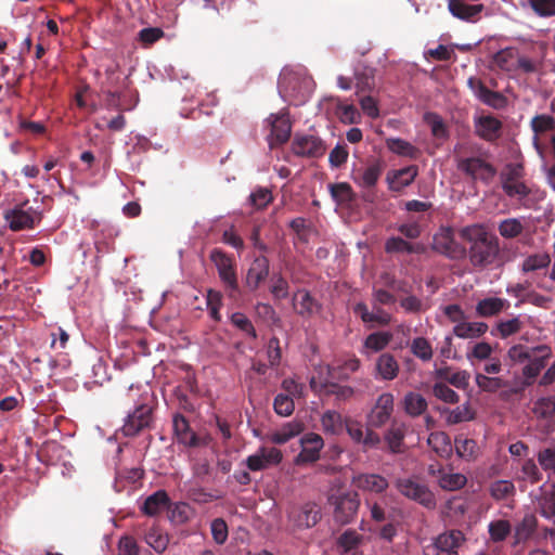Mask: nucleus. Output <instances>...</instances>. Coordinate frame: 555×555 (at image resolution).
Returning a JSON list of instances; mask_svg holds the SVG:
<instances>
[{"mask_svg":"<svg viewBox=\"0 0 555 555\" xmlns=\"http://www.w3.org/2000/svg\"><path fill=\"white\" fill-rule=\"evenodd\" d=\"M462 237L469 244L468 258L475 268L493 264L500 255V243L495 234L482 224H473L462 229Z\"/></svg>","mask_w":555,"mask_h":555,"instance_id":"1","label":"nucleus"},{"mask_svg":"<svg viewBox=\"0 0 555 555\" xmlns=\"http://www.w3.org/2000/svg\"><path fill=\"white\" fill-rule=\"evenodd\" d=\"M470 150L472 154L468 155L466 147L462 145L455 147L457 170L474 181L490 184L498 173L496 168L488 160L486 151L475 146Z\"/></svg>","mask_w":555,"mask_h":555,"instance_id":"2","label":"nucleus"},{"mask_svg":"<svg viewBox=\"0 0 555 555\" xmlns=\"http://www.w3.org/2000/svg\"><path fill=\"white\" fill-rule=\"evenodd\" d=\"M327 502L333 508L335 522L341 526L356 519L361 504L358 492L343 488L333 489L327 496Z\"/></svg>","mask_w":555,"mask_h":555,"instance_id":"3","label":"nucleus"},{"mask_svg":"<svg viewBox=\"0 0 555 555\" xmlns=\"http://www.w3.org/2000/svg\"><path fill=\"white\" fill-rule=\"evenodd\" d=\"M525 167L521 163H508L500 172L502 190L508 197L525 198L531 193L525 181Z\"/></svg>","mask_w":555,"mask_h":555,"instance_id":"4","label":"nucleus"},{"mask_svg":"<svg viewBox=\"0 0 555 555\" xmlns=\"http://www.w3.org/2000/svg\"><path fill=\"white\" fill-rule=\"evenodd\" d=\"M395 486L406 499L415 501L427 508L436 506L435 494L425 483H421L412 478H399L396 480Z\"/></svg>","mask_w":555,"mask_h":555,"instance_id":"5","label":"nucleus"},{"mask_svg":"<svg viewBox=\"0 0 555 555\" xmlns=\"http://www.w3.org/2000/svg\"><path fill=\"white\" fill-rule=\"evenodd\" d=\"M433 249L452 260L466 257L467 249L454 238L451 228H440L433 238Z\"/></svg>","mask_w":555,"mask_h":555,"instance_id":"6","label":"nucleus"},{"mask_svg":"<svg viewBox=\"0 0 555 555\" xmlns=\"http://www.w3.org/2000/svg\"><path fill=\"white\" fill-rule=\"evenodd\" d=\"M3 218L10 230L22 231L33 229L41 219L40 214L33 207L27 206V202L16 205L12 209L4 211Z\"/></svg>","mask_w":555,"mask_h":555,"instance_id":"7","label":"nucleus"},{"mask_svg":"<svg viewBox=\"0 0 555 555\" xmlns=\"http://www.w3.org/2000/svg\"><path fill=\"white\" fill-rule=\"evenodd\" d=\"M292 151L300 157L319 158L324 155L326 145L317 135L296 134L292 142Z\"/></svg>","mask_w":555,"mask_h":555,"instance_id":"8","label":"nucleus"},{"mask_svg":"<svg viewBox=\"0 0 555 555\" xmlns=\"http://www.w3.org/2000/svg\"><path fill=\"white\" fill-rule=\"evenodd\" d=\"M283 460L282 451L274 447H260L247 456L245 464L251 472H260L279 465Z\"/></svg>","mask_w":555,"mask_h":555,"instance_id":"9","label":"nucleus"},{"mask_svg":"<svg viewBox=\"0 0 555 555\" xmlns=\"http://www.w3.org/2000/svg\"><path fill=\"white\" fill-rule=\"evenodd\" d=\"M210 259L215 263L221 281L230 289L229 296L233 297L238 285L232 259L220 249H212Z\"/></svg>","mask_w":555,"mask_h":555,"instance_id":"10","label":"nucleus"},{"mask_svg":"<svg viewBox=\"0 0 555 555\" xmlns=\"http://www.w3.org/2000/svg\"><path fill=\"white\" fill-rule=\"evenodd\" d=\"M383 305L375 304L372 299V309L370 310L364 302H358L353 306V312L363 323L371 326H386L391 323L392 315L382 308Z\"/></svg>","mask_w":555,"mask_h":555,"instance_id":"11","label":"nucleus"},{"mask_svg":"<svg viewBox=\"0 0 555 555\" xmlns=\"http://www.w3.org/2000/svg\"><path fill=\"white\" fill-rule=\"evenodd\" d=\"M151 423L152 408L147 404H141L127 416L121 433L126 437H134L144 428L150 427Z\"/></svg>","mask_w":555,"mask_h":555,"instance_id":"12","label":"nucleus"},{"mask_svg":"<svg viewBox=\"0 0 555 555\" xmlns=\"http://www.w3.org/2000/svg\"><path fill=\"white\" fill-rule=\"evenodd\" d=\"M395 398L390 392H384L376 399L374 406L367 415V425L379 428L391 417L393 412Z\"/></svg>","mask_w":555,"mask_h":555,"instance_id":"13","label":"nucleus"},{"mask_svg":"<svg viewBox=\"0 0 555 555\" xmlns=\"http://www.w3.org/2000/svg\"><path fill=\"white\" fill-rule=\"evenodd\" d=\"M289 521L298 529H308L315 526L321 519V509L314 503H307L294 507L288 514Z\"/></svg>","mask_w":555,"mask_h":555,"instance_id":"14","label":"nucleus"},{"mask_svg":"<svg viewBox=\"0 0 555 555\" xmlns=\"http://www.w3.org/2000/svg\"><path fill=\"white\" fill-rule=\"evenodd\" d=\"M464 541V534L460 530L442 532L434 541L433 555H459V548Z\"/></svg>","mask_w":555,"mask_h":555,"instance_id":"15","label":"nucleus"},{"mask_svg":"<svg viewBox=\"0 0 555 555\" xmlns=\"http://www.w3.org/2000/svg\"><path fill=\"white\" fill-rule=\"evenodd\" d=\"M428 474L436 478L439 487L444 491H456L465 487L467 478L461 473L447 472L442 467L430 465Z\"/></svg>","mask_w":555,"mask_h":555,"instance_id":"16","label":"nucleus"},{"mask_svg":"<svg viewBox=\"0 0 555 555\" xmlns=\"http://www.w3.org/2000/svg\"><path fill=\"white\" fill-rule=\"evenodd\" d=\"M468 87L474 94L485 104L493 108H503L506 105V99L496 91L489 90L481 80L470 77L467 81Z\"/></svg>","mask_w":555,"mask_h":555,"instance_id":"17","label":"nucleus"},{"mask_svg":"<svg viewBox=\"0 0 555 555\" xmlns=\"http://www.w3.org/2000/svg\"><path fill=\"white\" fill-rule=\"evenodd\" d=\"M352 483L359 490L380 494L388 488V480L378 474L361 473L352 477Z\"/></svg>","mask_w":555,"mask_h":555,"instance_id":"18","label":"nucleus"},{"mask_svg":"<svg viewBox=\"0 0 555 555\" xmlns=\"http://www.w3.org/2000/svg\"><path fill=\"white\" fill-rule=\"evenodd\" d=\"M475 132L485 141L493 142L501 137L502 122L493 116H480L475 119Z\"/></svg>","mask_w":555,"mask_h":555,"instance_id":"19","label":"nucleus"},{"mask_svg":"<svg viewBox=\"0 0 555 555\" xmlns=\"http://www.w3.org/2000/svg\"><path fill=\"white\" fill-rule=\"evenodd\" d=\"M540 515L548 520L555 518V485L544 483L535 498Z\"/></svg>","mask_w":555,"mask_h":555,"instance_id":"20","label":"nucleus"},{"mask_svg":"<svg viewBox=\"0 0 555 555\" xmlns=\"http://www.w3.org/2000/svg\"><path fill=\"white\" fill-rule=\"evenodd\" d=\"M323 439L320 435L310 433L301 438L302 450L297 456L298 463L314 462L320 456V451L323 448Z\"/></svg>","mask_w":555,"mask_h":555,"instance_id":"21","label":"nucleus"},{"mask_svg":"<svg viewBox=\"0 0 555 555\" xmlns=\"http://www.w3.org/2000/svg\"><path fill=\"white\" fill-rule=\"evenodd\" d=\"M271 125L270 145L285 143L291 135L292 125L285 115H271L268 119Z\"/></svg>","mask_w":555,"mask_h":555,"instance_id":"22","label":"nucleus"},{"mask_svg":"<svg viewBox=\"0 0 555 555\" xmlns=\"http://www.w3.org/2000/svg\"><path fill=\"white\" fill-rule=\"evenodd\" d=\"M448 9L450 13L465 22H476L483 11V4H467L464 0H449Z\"/></svg>","mask_w":555,"mask_h":555,"instance_id":"23","label":"nucleus"},{"mask_svg":"<svg viewBox=\"0 0 555 555\" xmlns=\"http://www.w3.org/2000/svg\"><path fill=\"white\" fill-rule=\"evenodd\" d=\"M418 173V168L414 165L393 170L387 173L386 181L391 191L399 192L409 186Z\"/></svg>","mask_w":555,"mask_h":555,"instance_id":"24","label":"nucleus"},{"mask_svg":"<svg viewBox=\"0 0 555 555\" xmlns=\"http://www.w3.org/2000/svg\"><path fill=\"white\" fill-rule=\"evenodd\" d=\"M400 371L395 356L389 352L382 353L375 362V377L382 380H393Z\"/></svg>","mask_w":555,"mask_h":555,"instance_id":"25","label":"nucleus"},{"mask_svg":"<svg viewBox=\"0 0 555 555\" xmlns=\"http://www.w3.org/2000/svg\"><path fill=\"white\" fill-rule=\"evenodd\" d=\"M293 306L295 311L304 318L313 315L321 308L319 302L305 289L295 293L293 296Z\"/></svg>","mask_w":555,"mask_h":555,"instance_id":"26","label":"nucleus"},{"mask_svg":"<svg viewBox=\"0 0 555 555\" xmlns=\"http://www.w3.org/2000/svg\"><path fill=\"white\" fill-rule=\"evenodd\" d=\"M508 308V300L500 297H487L477 302L476 314L480 318H490L500 314Z\"/></svg>","mask_w":555,"mask_h":555,"instance_id":"27","label":"nucleus"},{"mask_svg":"<svg viewBox=\"0 0 555 555\" xmlns=\"http://www.w3.org/2000/svg\"><path fill=\"white\" fill-rule=\"evenodd\" d=\"M392 333L389 331H378L367 335L363 341L362 353L370 356L386 349L392 340Z\"/></svg>","mask_w":555,"mask_h":555,"instance_id":"28","label":"nucleus"},{"mask_svg":"<svg viewBox=\"0 0 555 555\" xmlns=\"http://www.w3.org/2000/svg\"><path fill=\"white\" fill-rule=\"evenodd\" d=\"M375 70L374 68L363 64L358 63L354 67L353 77L356 80L357 93L360 94L362 92H370L375 87Z\"/></svg>","mask_w":555,"mask_h":555,"instance_id":"29","label":"nucleus"},{"mask_svg":"<svg viewBox=\"0 0 555 555\" xmlns=\"http://www.w3.org/2000/svg\"><path fill=\"white\" fill-rule=\"evenodd\" d=\"M173 433L178 439V441L186 447H196L198 444V439L194 431L190 428L189 422L186 418L177 414L173 416Z\"/></svg>","mask_w":555,"mask_h":555,"instance_id":"30","label":"nucleus"},{"mask_svg":"<svg viewBox=\"0 0 555 555\" xmlns=\"http://www.w3.org/2000/svg\"><path fill=\"white\" fill-rule=\"evenodd\" d=\"M383 172V165L380 163H374L364 169L359 170L353 176V181L357 183L360 188L370 190L379 180V177Z\"/></svg>","mask_w":555,"mask_h":555,"instance_id":"31","label":"nucleus"},{"mask_svg":"<svg viewBox=\"0 0 555 555\" xmlns=\"http://www.w3.org/2000/svg\"><path fill=\"white\" fill-rule=\"evenodd\" d=\"M489 326L487 323L477 321V322H466L465 320L460 322V324H455L453 327V334L463 339H474L479 338L485 335L488 331Z\"/></svg>","mask_w":555,"mask_h":555,"instance_id":"32","label":"nucleus"},{"mask_svg":"<svg viewBox=\"0 0 555 555\" xmlns=\"http://www.w3.org/2000/svg\"><path fill=\"white\" fill-rule=\"evenodd\" d=\"M269 274V260L266 257H258L251 263L247 276V286L256 289Z\"/></svg>","mask_w":555,"mask_h":555,"instance_id":"33","label":"nucleus"},{"mask_svg":"<svg viewBox=\"0 0 555 555\" xmlns=\"http://www.w3.org/2000/svg\"><path fill=\"white\" fill-rule=\"evenodd\" d=\"M538 527V519L532 514H527L524 518L515 526L514 529V545H518L528 541Z\"/></svg>","mask_w":555,"mask_h":555,"instance_id":"34","label":"nucleus"},{"mask_svg":"<svg viewBox=\"0 0 555 555\" xmlns=\"http://www.w3.org/2000/svg\"><path fill=\"white\" fill-rule=\"evenodd\" d=\"M406 433V426L400 422H393L385 434V441L392 453L403 451V440Z\"/></svg>","mask_w":555,"mask_h":555,"instance_id":"35","label":"nucleus"},{"mask_svg":"<svg viewBox=\"0 0 555 555\" xmlns=\"http://www.w3.org/2000/svg\"><path fill=\"white\" fill-rule=\"evenodd\" d=\"M169 504V496L165 490H158L147 496L141 511L147 516H155L164 511Z\"/></svg>","mask_w":555,"mask_h":555,"instance_id":"36","label":"nucleus"},{"mask_svg":"<svg viewBox=\"0 0 555 555\" xmlns=\"http://www.w3.org/2000/svg\"><path fill=\"white\" fill-rule=\"evenodd\" d=\"M427 443L440 457L450 456L453 450L449 436L443 431L431 433L428 436Z\"/></svg>","mask_w":555,"mask_h":555,"instance_id":"37","label":"nucleus"},{"mask_svg":"<svg viewBox=\"0 0 555 555\" xmlns=\"http://www.w3.org/2000/svg\"><path fill=\"white\" fill-rule=\"evenodd\" d=\"M405 413L412 417L422 415L427 410L426 399L418 392H408L402 401Z\"/></svg>","mask_w":555,"mask_h":555,"instance_id":"38","label":"nucleus"},{"mask_svg":"<svg viewBox=\"0 0 555 555\" xmlns=\"http://www.w3.org/2000/svg\"><path fill=\"white\" fill-rule=\"evenodd\" d=\"M363 542V535L354 529L345 530L336 540V546L343 554L358 548Z\"/></svg>","mask_w":555,"mask_h":555,"instance_id":"39","label":"nucleus"},{"mask_svg":"<svg viewBox=\"0 0 555 555\" xmlns=\"http://www.w3.org/2000/svg\"><path fill=\"white\" fill-rule=\"evenodd\" d=\"M456 454L465 461H475L478 457L479 448L474 439L459 436L454 440Z\"/></svg>","mask_w":555,"mask_h":555,"instance_id":"40","label":"nucleus"},{"mask_svg":"<svg viewBox=\"0 0 555 555\" xmlns=\"http://www.w3.org/2000/svg\"><path fill=\"white\" fill-rule=\"evenodd\" d=\"M489 493L493 500L504 501L515 496L516 488L513 481L500 479L490 483Z\"/></svg>","mask_w":555,"mask_h":555,"instance_id":"41","label":"nucleus"},{"mask_svg":"<svg viewBox=\"0 0 555 555\" xmlns=\"http://www.w3.org/2000/svg\"><path fill=\"white\" fill-rule=\"evenodd\" d=\"M145 542L157 553H164L169 544V535L158 527H151L145 535Z\"/></svg>","mask_w":555,"mask_h":555,"instance_id":"42","label":"nucleus"},{"mask_svg":"<svg viewBox=\"0 0 555 555\" xmlns=\"http://www.w3.org/2000/svg\"><path fill=\"white\" fill-rule=\"evenodd\" d=\"M524 327V321L520 317H514L508 320H501L496 323L492 334L505 339L519 333Z\"/></svg>","mask_w":555,"mask_h":555,"instance_id":"43","label":"nucleus"},{"mask_svg":"<svg viewBox=\"0 0 555 555\" xmlns=\"http://www.w3.org/2000/svg\"><path fill=\"white\" fill-rule=\"evenodd\" d=\"M321 425L326 434L339 435L345 427V421L340 413L328 410L322 415Z\"/></svg>","mask_w":555,"mask_h":555,"instance_id":"44","label":"nucleus"},{"mask_svg":"<svg viewBox=\"0 0 555 555\" xmlns=\"http://www.w3.org/2000/svg\"><path fill=\"white\" fill-rule=\"evenodd\" d=\"M424 247L421 244H411L402 237L392 236L385 243V250L387 253H406L414 254L423 251Z\"/></svg>","mask_w":555,"mask_h":555,"instance_id":"45","label":"nucleus"},{"mask_svg":"<svg viewBox=\"0 0 555 555\" xmlns=\"http://www.w3.org/2000/svg\"><path fill=\"white\" fill-rule=\"evenodd\" d=\"M387 147L395 154L405 156L412 159L417 158L418 149L412 145L410 142L400 138H389L386 140Z\"/></svg>","mask_w":555,"mask_h":555,"instance_id":"46","label":"nucleus"},{"mask_svg":"<svg viewBox=\"0 0 555 555\" xmlns=\"http://www.w3.org/2000/svg\"><path fill=\"white\" fill-rule=\"evenodd\" d=\"M530 126L532 131L534 132V145L538 147V135L543 134L547 131H552L555 129V118L547 114L535 115L531 121Z\"/></svg>","mask_w":555,"mask_h":555,"instance_id":"47","label":"nucleus"},{"mask_svg":"<svg viewBox=\"0 0 555 555\" xmlns=\"http://www.w3.org/2000/svg\"><path fill=\"white\" fill-rule=\"evenodd\" d=\"M488 532L492 542H503L511 534L512 525L506 519H496L488 525Z\"/></svg>","mask_w":555,"mask_h":555,"instance_id":"48","label":"nucleus"},{"mask_svg":"<svg viewBox=\"0 0 555 555\" xmlns=\"http://www.w3.org/2000/svg\"><path fill=\"white\" fill-rule=\"evenodd\" d=\"M301 426L298 423H287L281 429L270 435V441L275 444H284L292 438L299 435Z\"/></svg>","mask_w":555,"mask_h":555,"instance_id":"49","label":"nucleus"},{"mask_svg":"<svg viewBox=\"0 0 555 555\" xmlns=\"http://www.w3.org/2000/svg\"><path fill=\"white\" fill-rule=\"evenodd\" d=\"M328 189L332 197L339 205L351 203L354 199V193L347 182L330 184Z\"/></svg>","mask_w":555,"mask_h":555,"instance_id":"50","label":"nucleus"},{"mask_svg":"<svg viewBox=\"0 0 555 555\" xmlns=\"http://www.w3.org/2000/svg\"><path fill=\"white\" fill-rule=\"evenodd\" d=\"M443 413L446 414V422L449 425L467 422L474 418V412L468 404H463L452 410L446 409Z\"/></svg>","mask_w":555,"mask_h":555,"instance_id":"51","label":"nucleus"},{"mask_svg":"<svg viewBox=\"0 0 555 555\" xmlns=\"http://www.w3.org/2000/svg\"><path fill=\"white\" fill-rule=\"evenodd\" d=\"M524 223L517 218H508L500 222L498 230L504 238H514L522 233Z\"/></svg>","mask_w":555,"mask_h":555,"instance_id":"52","label":"nucleus"},{"mask_svg":"<svg viewBox=\"0 0 555 555\" xmlns=\"http://www.w3.org/2000/svg\"><path fill=\"white\" fill-rule=\"evenodd\" d=\"M411 352L424 362L430 361L434 354L433 347L425 337H416L412 340Z\"/></svg>","mask_w":555,"mask_h":555,"instance_id":"53","label":"nucleus"},{"mask_svg":"<svg viewBox=\"0 0 555 555\" xmlns=\"http://www.w3.org/2000/svg\"><path fill=\"white\" fill-rule=\"evenodd\" d=\"M425 122L430 127L431 134L437 139H447L448 129L443 119L436 113H426Z\"/></svg>","mask_w":555,"mask_h":555,"instance_id":"54","label":"nucleus"},{"mask_svg":"<svg viewBox=\"0 0 555 555\" xmlns=\"http://www.w3.org/2000/svg\"><path fill=\"white\" fill-rule=\"evenodd\" d=\"M551 263V258L547 254H534L527 257L522 264L521 270L524 272H531L539 269L546 268Z\"/></svg>","mask_w":555,"mask_h":555,"instance_id":"55","label":"nucleus"},{"mask_svg":"<svg viewBox=\"0 0 555 555\" xmlns=\"http://www.w3.org/2000/svg\"><path fill=\"white\" fill-rule=\"evenodd\" d=\"M530 9L539 17L555 16V0H527Z\"/></svg>","mask_w":555,"mask_h":555,"instance_id":"56","label":"nucleus"},{"mask_svg":"<svg viewBox=\"0 0 555 555\" xmlns=\"http://www.w3.org/2000/svg\"><path fill=\"white\" fill-rule=\"evenodd\" d=\"M400 307L406 313L418 314L425 312L428 306L418 297L409 295L400 299Z\"/></svg>","mask_w":555,"mask_h":555,"instance_id":"57","label":"nucleus"},{"mask_svg":"<svg viewBox=\"0 0 555 555\" xmlns=\"http://www.w3.org/2000/svg\"><path fill=\"white\" fill-rule=\"evenodd\" d=\"M231 323L236 327L238 328L240 331H242L243 333H245L246 335H248L249 337L256 339L257 338V333H256V330L251 323V321L242 312H234L231 318Z\"/></svg>","mask_w":555,"mask_h":555,"instance_id":"58","label":"nucleus"},{"mask_svg":"<svg viewBox=\"0 0 555 555\" xmlns=\"http://www.w3.org/2000/svg\"><path fill=\"white\" fill-rule=\"evenodd\" d=\"M434 396L446 403H457L460 396L444 383H436L433 386Z\"/></svg>","mask_w":555,"mask_h":555,"instance_id":"59","label":"nucleus"},{"mask_svg":"<svg viewBox=\"0 0 555 555\" xmlns=\"http://www.w3.org/2000/svg\"><path fill=\"white\" fill-rule=\"evenodd\" d=\"M273 408L276 414L281 416H289L295 409L293 398L287 395L279 393L274 398Z\"/></svg>","mask_w":555,"mask_h":555,"instance_id":"60","label":"nucleus"},{"mask_svg":"<svg viewBox=\"0 0 555 555\" xmlns=\"http://www.w3.org/2000/svg\"><path fill=\"white\" fill-rule=\"evenodd\" d=\"M533 411L541 417L555 415V397H546L537 400Z\"/></svg>","mask_w":555,"mask_h":555,"instance_id":"61","label":"nucleus"},{"mask_svg":"<svg viewBox=\"0 0 555 555\" xmlns=\"http://www.w3.org/2000/svg\"><path fill=\"white\" fill-rule=\"evenodd\" d=\"M492 347L487 341H480L474 345L470 351L467 352L466 357L469 361L474 359L482 361L491 357Z\"/></svg>","mask_w":555,"mask_h":555,"instance_id":"62","label":"nucleus"},{"mask_svg":"<svg viewBox=\"0 0 555 555\" xmlns=\"http://www.w3.org/2000/svg\"><path fill=\"white\" fill-rule=\"evenodd\" d=\"M118 555H139L140 547L133 537L124 535L117 544Z\"/></svg>","mask_w":555,"mask_h":555,"instance_id":"63","label":"nucleus"},{"mask_svg":"<svg viewBox=\"0 0 555 555\" xmlns=\"http://www.w3.org/2000/svg\"><path fill=\"white\" fill-rule=\"evenodd\" d=\"M538 462L545 472H555V448H546L538 453Z\"/></svg>","mask_w":555,"mask_h":555,"instance_id":"64","label":"nucleus"}]
</instances>
